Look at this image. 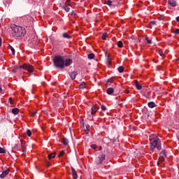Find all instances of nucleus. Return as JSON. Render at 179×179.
I'll return each mask as SVG.
<instances>
[{"mask_svg": "<svg viewBox=\"0 0 179 179\" xmlns=\"http://www.w3.org/2000/svg\"><path fill=\"white\" fill-rule=\"evenodd\" d=\"M13 30V34L15 38H22L26 36V29L23 27L13 25L11 27Z\"/></svg>", "mask_w": 179, "mask_h": 179, "instance_id": "obj_1", "label": "nucleus"}, {"mask_svg": "<svg viewBox=\"0 0 179 179\" xmlns=\"http://www.w3.org/2000/svg\"><path fill=\"white\" fill-rule=\"evenodd\" d=\"M150 150L155 152V149L157 150H162V143H160V139L155 135H152L150 137Z\"/></svg>", "mask_w": 179, "mask_h": 179, "instance_id": "obj_2", "label": "nucleus"}, {"mask_svg": "<svg viewBox=\"0 0 179 179\" xmlns=\"http://www.w3.org/2000/svg\"><path fill=\"white\" fill-rule=\"evenodd\" d=\"M53 62L56 68L64 69L65 67V60H64V57H62L61 55L55 56L53 59Z\"/></svg>", "mask_w": 179, "mask_h": 179, "instance_id": "obj_3", "label": "nucleus"}, {"mask_svg": "<svg viewBox=\"0 0 179 179\" xmlns=\"http://www.w3.org/2000/svg\"><path fill=\"white\" fill-rule=\"evenodd\" d=\"M19 68L20 69H25L28 72H30L31 73H33V71H34V68L33 66H31L30 64L27 63L24 64L22 66H20Z\"/></svg>", "mask_w": 179, "mask_h": 179, "instance_id": "obj_4", "label": "nucleus"}, {"mask_svg": "<svg viewBox=\"0 0 179 179\" xmlns=\"http://www.w3.org/2000/svg\"><path fill=\"white\" fill-rule=\"evenodd\" d=\"M106 160V155L101 154L99 155V157L96 159V164H103V162Z\"/></svg>", "mask_w": 179, "mask_h": 179, "instance_id": "obj_5", "label": "nucleus"}, {"mask_svg": "<svg viewBox=\"0 0 179 179\" xmlns=\"http://www.w3.org/2000/svg\"><path fill=\"white\" fill-rule=\"evenodd\" d=\"M97 110H99V105L95 104L91 108V115H94L96 113H97Z\"/></svg>", "mask_w": 179, "mask_h": 179, "instance_id": "obj_6", "label": "nucleus"}, {"mask_svg": "<svg viewBox=\"0 0 179 179\" xmlns=\"http://www.w3.org/2000/svg\"><path fill=\"white\" fill-rule=\"evenodd\" d=\"M69 75L71 80H75V79H76V76H78V71L70 72L69 73Z\"/></svg>", "mask_w": 179, "mask_h": 179, "instance_id": "obj_7", "label": "nucleus"}, {"mask_svg": "<svg viewBox=\"0 0 179 179\" xmlns=\"http://www.w3.org/2000/svg\"><path fill=\"white\" fill-rule=\"evenodd\" d=\"M71 176L73 177V179H78V173H76V170H75V169L71 166Z\"/></svg>", "mask_w": 179, "mask_h": 179, "instance_id": "obj_8", "label": "nucleus"}, {"mask_svg": "<svg viewBox=\"0 0 179 179\" xmlns=\"http://www.w3.org/2000/svg\"><path fill=\"white\" fill-rule=\"evenodd\" d=\"M9 171H10L9 169H6L3 171L2 173L0 175L1 178H5V177H6V176L9 174Z\"/></svg>", "mask_w": 179, "mask_h": 179, "instance_id": "obj_9", "label": "nucleus"}, {"mask_svg": "<svg viewBox=\"0 0 179 179\" xmlns=\"http://www.w3.org/2000/svg\"><path fill=\"white\" fill-rule=\"evenodd\" d=\"M169 5H171L173 8H175V6H177V2L175 0H169L168 1Z\"/></svg>", "mask_w": 179, "mask_h": 179, "instance_id": "obj_10", "label": "nucleus"}, {"mask_svg": "<svg viewBox=\"0 0 179 179\" xmlns=\"http://www.w3.org/2000/svg\"><path fill=\"white\" fill-rule=\"evenodd\" d=\"M148 106L150 108H155V107H157V105H156L153 101L148 102Z\"/></svg>", "mask_w": 179, "mask_h": 179, "instance_id": "obj_11", "label": "nucleus"}, {"mask_svg": "<svg viewBox=\"0 0 179 179\" xmlns=\"http://www.w3.org/2000/svg\"><path fill=\"white\" fill-rule=\"evenodd\" d=\"M64 62H65L64 66H69L70 65L72 64V59H66V61Z\"/></svg>", "mask_w": 179, "mask_h": 179, "instance_id": "obj_12", "label": "nucleus"}, {"mask_svg": "<svg viewBox=\"0 0 179 179\" xmlns=\"http://www.w3.org/2000/svg\"><path fill=\"white\" fill-rule=\"evenodd\" d=\"M62 143H63V145H65L66 146L69 143V140H68V138H63V139L62 140Z\"/></svg>", "mask_w": 179, "mask_h": 179, "instance_id": "obj_13", "label": "nucleus"}, {"mask_svg": "<svg viewBox=\"0 0 179 179\" xmlns=\"http://www.w3.org/2000/svg\"><path fill=\"white\" fill-rule=\"evenodd\" d=\"M135 86H136V89H137V90H141L142 89V85H141V84H139V82H138V81L135 82Z\"/></svg>", "mask_w": 179, "mask_h": 179, "instance_id": "obj_14", "label": "nucleus"}, {"mask_svg": "<svg viewBox=\"0 0 179 179\" xmlns=\"http://www.w3.org/2000/svg\"><path fill=\"white\" fill-rule=\"evenodd\" d=\"M159 156H160V157L161 158H162V159H166V150H162V152H161V153L159 154Z\"/></svg>", "mask_w": 179, "mask_h": 179, "instance_id": "obj_15", "label": "nucleus"}, {"mask_svg": "<svg viewBox=\"0 0 179 179\" xmlns=\"http://www.w3.org/2000/svg\"><path fill=\"white\" fill-rule=\"evenodd\" d=\"M62 9H64L66 12H69V10H70V8H69L68 7V4H66V3H64V6H62Z\"/></svg>", "mask_w": 179, "mask_h": 179, "instance_id": "obj_16", "label": "nucleus"}, {"mask_svg": "<svg viewBox=\"0 0 179 179\" xmlns=\"http://www.w3.org/2000/svg\"><path fill=\"white\" fill-rule=\"evenodd\" d=\"M48 159L49 160H51L52 159H55V152L49 154V155H48Z\"/></svg>", "mask_w": 179, "mask_h": 179, "instance_id": "obj_17", "label": "nucleus"}, {"mask_svg": "<svg viewBox=\"0 0 179 179\" xmlns=\"http://www.w3.org/2000/svg\"><path fill=\"white\" fill-rule=\"evenodd\" d=\"M62 37L64 38H68V39L72 38V36L71 35H69L68 33H63L62 34Z\"/></svg>", "mask_w": 179, "mask_h": 179, "instance_id": "obj_18", "label": "nucleus"}, {"mask_svg": "<svg viewBox=\"0 0 179 179\" xmlns=\"http://www.w3.org/2000/svg\"><path fill=\"white\" fill-rule=\"evenodd\" d=\"M12 113L13 114H14V115H17V114H19V108H15L12 110Z\"/></svg>", "mask_w": 179, "mask_h": 179, "instance_id": "obj_19", "label": "nucleus"}, {"mask_svg": "<svg viewBox=\"0 0 179 179\" xmlns=\"http://www.w3.org/2000/svg\"><path fill=\"white\" fill-rule=\"evenodd\" d=\"M106 93L108 94H113V93H114V88H111V87L108 88L106 91Z\"/></svg>", "mask_w": 179, "mask_h": 179, "instance_id": "obj_20", "label": "nucleus"}, {"mask_svg": "<svg viewBox=\"0 0 179 179\" xmlns=\"http://www.w3.org/2000/svg\"><path fill=\"white\" fill-rule=\"evenodd\" d=\"M117 71H118L119 73H122V72H124V66H120L117 68Z\"/></svg>", "mask_w": 179, "mask_h": 179, "instance_id": "obj_21", "label": "nucleus"}, {"mask_svg": "<svg viewBox=\"0 0 179 179\" xmlns=\"http://www.w3.org/2000/svg\"><path fill=\"white\" fill-rule=\"evenodd\" d=\"M106 62L108 64V68H110V66L111 65V58H110V56L107 57Z\"/></svg>", "mask_w": 179, "mask_h": 179, "instance_id": "obj_22", "label": "nucleus"}, {"mask_svg": "<svg viewBox=\"0 0 179 179\" xmlns=\"http://www.w3.org/2000/svg\"><path fill=\"white\" fill-rule=\"evenodd\" d=\"M8 48L12 52L13 55H15V48H13L10 45H8Z\"/></svg>", "mask_w": 179, "mask_h": 179, "instance_id": "obj_23", "label": "nucleus"}, {"mask_svg": "<svg viewBox=\"0 0 179 179\" xmlns=\"http://www.w3.org/2000/svg\"><path fill=\"white\" fill-rule=\"evenodd\" d=\"M124 44L122 43V41H120L117 42V47H119V48H122Z\"/></svg>", "mask_w": 179, "mask_h": 179, "instance_id": "obj_24", "label": "nucleus"}, {"mask_svg": "<svg viewBox=\"0 0 179 179\" xmlns=\"http://www.w3.org/2000/svg\"><path fill=\"white\" fill-rule=\"evenodd\" d=\"M85 87H86V84L85 83H82L80 85H79V88L80 89H85Z\"/></svg>", "mask_w": 179, "mask_h": 179, "instance_id": "obj_25", "label": "nucleus"}, {"mask_svg": "<svg viewBox=\"0 0 179 179\" xmlns=\"http://www.w3.org/2000/svg\"><path fill=\"white\" fill-rule=\"evenodd\" d=\"M106 3L108 6H111L113 5V1H111V0H108V1H106Z\"/></svg>", "mask_w": 179, "mask_h": 179, "instance_id": "obj_26", "label": "nucleus"}, {"mask_svg": "<svg viewBox=\"0 0 179 179\" xmlns=\"http://www.w3.org/2000/svg\"><path fill=\"white\" fill-rule=\"evenodd\" d=\"M94 58V55L93 53L88 55V59H93Z\"/></svg>", "mask_w": 179, "mask_h": 179, "instance_id": "obj_27", "label": "nucleus"}, {"mask_svg": "<svg viewBox=\"0 0 179 179\" xmlns=\"http://www.w3.org/2000/svg\"><path fill=\"white\" fill-rule=\"evenodd\" d=\"M90 131V125L87 124L86 126V134H89V131Z\"/></svg>", "mask_w": 179, "mask_h": 179, "instance_id": "obj_28", "label": "nucleus"}, {"mask_svg": "<svg viewBox=\"0 0 179 179\" xmlns=\"http://www.w3.org/2000/svg\"><path fill=\"white\" fill-rule=\"evenodd\" d=\"M111 83H113V80L111 78H109L108 80H107V85H108V86H110L111 85Z\"/></svg>", "mask_w": 179, "mask_h": 179, "instance_id": "obj_29", "label": "nucleus"}, {"mask_svg": "<svg viewBox=\"0 0 179 179\" xmlns=\"http://www.w3.org/2000/svg\"><path fill=\"white\" fill-rule=\"evenodd\" d=\"M13 150H14L19 151V150H20V149H19V144H16V145L13 147Z\"/></svg>", "mask_w": 179, "mask_h": 179, "instance_id": "obj_30", "label": "nucleus"}, {"mask_svg": "<svg viewBox=\"0 0 179 179\" xmlns=\"http://www.w3.org/2000/svg\"><path fill=\"white\" fill-rule=\"evenodd\" d=\"M160 57H164V54H163V50H162V49H159L158 51Z\"/></svg>", "mask_w": 179, "mask_h": 179, "instance_id": "obj_31", "label": "nucleus"}, {"mask_svg": "<svg viewBox=\"0 0 179 179\" xmlns=\"http://www.w3.org/2000/svg\"><path fill=\"white\" fill-rule=\"evenodd\" d=\"M23 153H26V147L21 143Z\"/></svg>", "mask_w": 179, "mask_h": 179, "instance_id": "obj_32", "label": "nucleus"}, {"mask_svg": "<svg viewBox=\"0 0 179 179\" xmlns=\"http://www.w3.org/2000/svg\"><path fill=\"white\" fill-rule=\"evenodd\" d=\"M107 38V33H103L102 35V40H106Z\"/></svg>", "mask_w": 179, "mask_h": 179, "instance_id": "obj_33", "label": "nucleus"}, {"mask_svg": "<svg viewBox=\"0 0 179 179\" xmlns=\"http://www.w3.org/2000/svg\"><path fill=\"white\" fill-rule=\"evenodd\" d=\"M145 40H146L148 44H152V40L149 39L148 37H146Z\"/></svg>", "mask_w": 179, "mask_h": 179, "instance_id": "obj_34", "label": "nucleus"}, {"mask_svg": "<svg viewBox=\"0 0 179 179\" xmlns=\"http://www.w3.org/2000/svg\"><path fill=\"white\" fill-rule=\"evenodd\" d=\"M91 148H92V149H94V150L97 149V145L92 144V145H91Z\"/></svg>", "mask_w": 179, "mask_h": 179, "instance_id": "obj_35", "label": "nucleus"}, {"mask_svg": "<svg viewBox=\"0 0 179 179\" xmlns=\"http://www.w3.org/2000/svg\"><path fill=\"white\" fill-rule=\"evenodd\" d=\"M0 153H6V150H5L2 147H0Z\"/></svg>", "mask_w": 179, "mask_h": 179, "instance_id": "obj_36", "label": "nucleus"}, {"mask_svg": "<svg viewBox=\"0 0 179 179\" xmlns=\"http://www.w3.org/2000/svg\"><path fill=\"white\" fill-rule=\"evenodd\" d=\"M101 108L103 111H106L107 110V108L104 105H101Z\"/></svg>", "mask_w": 179, "mask_h": 179, "instance_id": "obj_37", "label": "nucleus"}, {"mask_svg": "<svg viewBox=\"0 0 179 179\" xmlns=\"http://www.w3.org/2000/svg\"><path fill=\"white\" fill-rule=\"evenodd\" d=\"M64 153H65L64 150L60 151L58 157H61V156H64Z\"/></svg>", "mask_w": 179, "mask_h": 179, "instance_id": "obj_38", "label": "nucleus"}, {"mask_svg": "<svg viewBox=\"0 0 179 179\" xmlns=\"http://www.w3.org/2000/svg\"><path fill=\"white\" fill-rule=\"evenodd\" d=\"M27 134L28 135V136H31V131L30 130H27Z\"/></svg>", "mask_w": 179, "mask_h": 179, "instance_id": "obj_39", "label": "nucleus"}, {"mask_svg": "<svg viewBox=\"0 0 179 179\" xmlns=\"http://www.w3.org/2000/svg\"><path fill=\"white\" fill-rule=\"evenodd\" d=\"M45 166H46V167H50V166H51V164L50 163V162L46 161Z\"/></svg>", "mask_w": 179, "mask_h": 179, "instance_id": "obj_40", "label": "nucleus"}, {"mask_svg": "<svg viewBox=\"0 0 179 179\" xmlns=\"http://www.w3.org/2000/svg\"><path fill=\"white\" fill-rule=\"evenodd\" d=\"M66 2H67V6H72L71 3V0H66Z\"/></svg>", "mask_w": 179, "mask_h": 179, "instance_id": "obj_41", "label": "nucleus"}, {"mask_svg": "<svg viewBox=\"0 0 179 179\" xmlns=\"http://www.w3.org/2000/svg\"><path fill=\"white\" fill-rule=\"evenodd\" d=\"M75 15H76V11L73 10L71 13V16H73Z\"/></svg>", "mask_w": 179, "mask_h": 179, "instance_id": "obj_42", "label": "nucleus"}, {"mask_svg": "<svg viewBox=\"0 0 179 179\" xmlns=\"http://www.w3.org/2000/svg\"><path fill=\"white\" fill-rule=\"evenodd\" d=\"M174 34H179V29H176V30L174 31Z\"/></svg>", "mask_w": 179, "mask_h": 179, "instance_id": "obj_43", "label": "nucleus"}, {"mask_svg": "<svg viewBox=\"0 0 179 179\" xmlns=\"http://www.w3.org/2000/svg\"><path fill=\"white\" fill-rule=\"evenodd\" d=\"M36 114H37V110L34 111V112L31 115V117H34V115H36Z\"/></svg>", "mask_w": 179, "mask_h": 179, "instance_id": "obj_44", "label": "nucleus"}, {"mask_svg": "<svg viewBox=\"0 0 179 179\" xmlns=\"http://www.w3.org/2000/svg\"><path fill=\"white\" fill-rule=\"evenodd\" d=\"M159 161L161 163H163V162H164V158L160 157V158L159 159Z\"/></svg>", "mask_w": 179, "mask_h": 179, "instance_id": "obj_45", "label": "nucleus"}, {"mask_svg": "<svg viewBox=\"0 0 179 179\" xmlns=\"http://www.w3.org/2000/svg\"><path fill=\"white\" fill-rule=\"evenodd\" d=\"M150 24H156V21H151Z\"/></svg>", "mask_w": 179, "mask_h": 179, "instance_id": "obj_46", "label": "nucleus"}, {"mask_svg": "<svg viewBox=\"0 0 179 179\" xmlns=\"http://www.w3.org/2000/svg\"><path fill=\"white\" fill-rule=\"evenodd\" d=\"M10 104H13V102L12 101V98H9Z\"/></svg>", "mask_w": 179, "mask_h": 179, "instance_id": "obj_47", "label": "nucleus"}, {"mask_svg": "<svg viewBox=\"0 0 179 179\" xmlns=\"http://www.w3.org/2000/svg\"><path fill=\"white\" fill-rule=\"evenodd\" d=\"M1 45H2V38H1V36H0V47H1Z\"/></svg>", "mask_w": 179, "mask_h": 179, "instance_id": "obj_48", "label": "nucleus"}, {"mask_svg": "<svg viewBox=\"0 0 179 179\" xmlns=\"http://www.w3.org/2000/svg\"><path fill=\"white\" fill-rule=\"evenodd\" d=\"M80 124H81V125H83V127H85V122L82 121V122H80Z\"/></svg>", "mask_w": 179, "mask_h": 179, "instance_id": "obj_49", "label": "nucleus"}, {"mask_svg": "<svg viewBox=\"0 0 179 179\" xmlns=\"http://www.w3.org/2000/svg\"><path fill=\"white\" fill-rule=\"evenodd\" d=\"M176 22H179V16L177 17L176 18Z\"/></svg>", "mask_w": 179, "mask_h": 179, "instance_id": "obj_50", "label": "nucleus"}, {"mask_svg": "<svg viewBox=\"0 0 179 179\" xmlns=\"http://www.w3.org/2000/svg\"><path fill=\"white\" fill-rule=\"evenodd\" d=\"M159 162H160L159 160L157 161V166H159Z\"/></svg>", "mask_w": 179, "mask_h": 179, "instance_id": "obj_51", "label": "nucleus"}, {"mask_svg": "<svg viewBox=\"0 0 179 179\" xmlns=\"http://www.w3.org/2000/svg\"><path fill=\"white\" fill-rule=\"evenodd\" d=\"M51 85L52 86H54V85H55V83H52Z\"/></svg>", "mask_w": 179, "mask_h": 179, "instance_id": "obj_52", "label": "nucleus"}, {"mask_svg": "<svg viewBox=\"0 0 179 179\" xmlns=\"http://www.w3.org/2000/svg\"><path fill=\"white\" fill-rule=\"evenodd\" d=\"M126 93H127V94H128V93H129V91H127Z\"/></svg>", "mask_w": 179, "mask_h": 179, "instance_id": "obj_53", "label": "nucleus"}, {"mask_svg": "<svg viewBox=\"0 0 179 179\" xmlns=\"http://www.w3.org/2000/svg\"><path fill=\"white\" fill-rule=\"evenodd\" d=\"M105 55H107V52H105Z\"/></svg>", "mask_w": 179, "mask_h": 179, "instance_id": "obj_54", "label": "nucleus"}, {"mask_svg": "<svg viewBox=\"0 0 179 179\" xmlns=\"http://www.w3.org/2000/svg\"><path fill=\"white\" fill-rule=\"evenodd\" d=\"M2 90V88L1 87H0V92Z\"/></svg>", "mask_w": 179, "mask_h": 179, "instance_id": "obj_55", "label": "nucleus"}, {"mask_svg": "<svg viewBox=\"0 0 179 179\" xmlns=\"http://www.w3.org/2000/svg\"><path fill=\"white\" fill-rule=\"evenodd\" d=\"M44 84H45V83H42V85H44Z\"/></svg>", "mask_w": 179, "mask_h": 179, "instance_id": "obj_56", "label": "nucleus"}, {"mask_svg": "<svg viewBox=\"0 0 179 179\" xmlns=\"http://www.w3.org/2000/svg\"><path fill=\"white\" fill-rule=\"evenodd\" d=\"M177 61H179V57L177 59Z\"/></svg>", "mask_w": 179, "mask_h": 179, "instance_id": "obj_57", "label": "nucleus"}, {"mask_svg": "<svg viewBox=\"0 0 179 179\" xmlns=\"http://www.w3.org/2000/svg\"><path fill=\"white\" fill-rule=\"evenodd\" d=\"M178 141H179V138L178 137Z\"/></svg>", "mask_w": 179, "mask_h": 179, "instance_id": "obj_58", "label": "nucleus"}, {"mask_svg": "<svg viewBox=\"0 0 179 179\" xmlns=\"http://www.w3.org/2000/svg\"><path fill=\"white\" fill-rule=\"evenodd\" d=\"M83 1H85V0H83Z\"/></svg>", "mask_w": 179, "mask_h": 179, "instance_id": "obj_59", "label": "nucleus"}]
</instances>
